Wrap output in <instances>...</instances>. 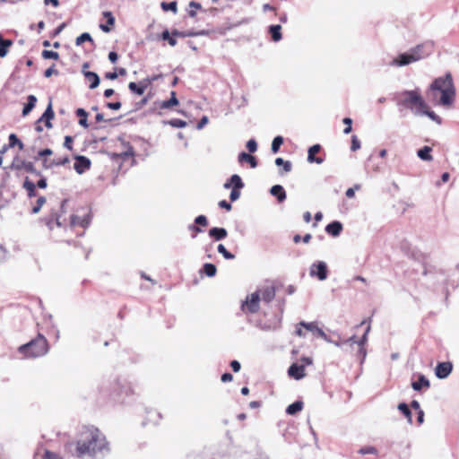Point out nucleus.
<instances>
[{
    "label": "nucleus",
    "mask_w": 459,
    "mask_h": 459,
    "mask_svg": "<svg viewBox=\"0 0 459 459\" xmlns=\"http://www.w3.org/2000/svg\"><path fill=\"white\" fill-rule=\"evenodd\" d=\"M217 250L227 260H231L235 258V255L232 253L229 252L222 244H220L218 246Z\"/></svg>",
    "instance_id": "obj_42"
},
{
    "label": "nucleus",
    "mask_w": 459,
    "mask_h": 459,
    "mask_svg": "<svg viewBox=\"0 0 459 459\" xmlns=\"http://www.w3.org/2000/svg\"><path fill=\"white\" fill-rule=\"evenodd\" d=\"M75 113L80 117L79 125L84 128H87L89 126V125H88V121H87L88 113L86 112V110L80 108H77Z\"/></svg>",
    "instance_id": "obj_32"
},
{
    "label": "nucleus",
    "mask_w": 459,
    "mask_h": 459,
    "mask_svg": "<svg viewBox=\"0 0 459 459\" xmlns=\"http://www.w3.org/2000/svg\"><path fill=\"white\" fill-rule=\"evenodd\" d=\"M52 74H58V71L55 69V65H52V66L48 68L44 73L47 78L50 77Z\"/></svg>",
    "instance_id": "obj_57"
},
{
    "label": "nucleus",
    "mask_w": 459,
    "mask_h": 459,
    "mask_svg": "<svg viewBox=\"0 0 459 459\" xmlns=\"http://www.w3.org/2000/svg\"><path fill=\"white\" fill-rule=\"evenodd\" d=\"M207 123L208 117L206 116L203 117L196 126L197 129H202Z\"/></svg>",
    "instance_id": "obj_63"
},
{
    "label": "nucleus",
    "mask_w": 459,
    "mask_h": 459,
    "mask_svg": "<svg viewBox=\"0 0 459 459\" xmlns=\"http://www.w3.org/2000/svg\"><path fill=\"white\" fill-rule=\"evenodd\" d=\"M10 169L21 170L24 169L26 172L34 174L36 176H41L40 171L37 170L34 164L30 161H26L15 157L10 166Z\"/></svg>",
    "instance_id": "obj_4"
},
{
    "label": "nucleus",
    "mask_w": 459,
    "mask_h": 459,
    "mask_svg": "<svg viewBox=\"0 0 459 459\" xmlns=\"http://www.w3.org/2000/svg\"><path fill=\"white\" fill-rule=\"evenodd\" d=\"M19 351L26 357L43 356L48 352V342L43 335L39 334L36 339L20 346Z\"/></svg>",
    "instance_id": "obj_3"
},
{
    "label": "nucleus",
    "mask_w": 459,
    "mask_h": 459,
    "mask_svg": "<svg viewBox=\"0 0 459 459\" xmlns=\"http://www.w3.org/2000/svg\"><path fill=\"white\" fill-rule=\"evenodd\" d=\"M13 198V195L11 190L4 185L0 186V209L9 204Z\"/></svg>",
    "instance_id": "obj_14"
},
{
    "label": "nucleus",
    "mask_w": 459,
    "mask_h": 459,
    "mask_svg": "<svg viewBox=\"0 0 459 459\" xmlns=\"http://www.w3.org/2000/svg\"><path fill=\"white\" fill-rule=\"evenodd\" d=\"M283 143V138L280 135L273 138L271 145V150L273 153H277L281 145Z\"/></svg>",
    "instance_id": "obj_37"
},
{
    "label": "nucleus",
    "mask_w": 459,
    "mask_h": 459,
    "mask_svg": "<svg viewBox=\"0 0 459 459\" xmlns=\"http://www.w3.org/2000/svg\"><path fill=\"white\" fill-rule=\"evenodd\" d=\"M359 188H360L359 185H355L354 187L348 188L345 193L346 196L348 198H352L355 195V190L356 189L358 190Z\"/></svg>",
    "instance_id": "obj_56"
},
{
    "label": "nucleus",
    "mask_w": 459,
    "mask_h": 459,
    "mask_svg": "<svg viewBox=\"0 0 459 459\" xmlns=\"http://www.w3.org/2000/svg\"><path fill=\"white\" fill-rule=\"evenodd\" d=\"M76 161L74 164V169L78 174H82L86 169L91 167V160L82 155L75 156Z\"/></svg>",
    "instance_id": "obj_12"
},
{
    "label": "nucleus",
    "mask_w": 459,
    "mask_h": 459,
    "mask_svg": "<svg viewBox=\"0 0 459 459\" xmlns=\"http://www.w3.org/2000/svg\"><path fill=\"white\" fill-rule=\"evenodd\" d=\"M227 235H228V232H227L226 229H224V228L214 227L209 230V236L211 238H214L215 240H221V239L225 238L227 237Z\"/></svg>",
    "instance_id": "obj_22"
},
{
    "label": "nucleus",
    "mask_w": 459,
    "mask_h": 459,
    "mask_svg": "<svg viewBox=\"0 0 459 459\" xmlns=\"http://www.w3.org/2000/svg\"><path fill=\"white\" fill-rule=\"evenodd\" d=\"M448 77H452L450 74H447L445 77H439L436 79L430 85L432 91H442L444 88H446V81Z\"/></svg>",
    "instance_id": "obj_19"
},
{
    "label": "nucleus",
    "mask_w": 459,
    "mask_h": 459,
    "mask_svg": "<svg viewBox=\"0 0 459 459\" xmlns=\"http://www.w3.org/2000/svg\"><path fill=\"white\" fill-rule=\"evenodd\" d=\"M455 93L452 77H448V80L446 81V88H444L441 91L440 104L443 106H449L454 100Z\"/></svg>",
    "instance_id": "obj_5"
},
{
    "label": "nucleus",
    "mask_w": 459,
    "mask_h": 459,
    "mask_svg": "<svg viewBox=\"0 0 459 459\" xmlns=\"http://www.w3.org/2000/svg\"><path fill=\"white\" fill-rule=\"evenodd\" d=\"M247 148L249 152H255L257 150V143L254 139H250L247 143Z\"/></svg>",
    "instance_id": "obj_50"
},
{
    "label": "nucleus",
    "mask_w": 459,
    "mask_h": 459,
    "mask_svg": "<svg viewBox=\"0 0 459 459\" xmlns=\"http://www.w3.org/2000/svg\"><path fill=\"white\" fill-rule=\"evenodd\" d=\"M204 272L207 276L212 277L216 274L217 269L213 264L207 263L204 265Z\"/></svg>",
    "instance_id": "obj_43"
},
{
    "label": "nucleus",
    "mask_w": 459,
    "mask_h": 459,
    "mask_svg": "<svg viewBox=\"0 0 459 459\" xmlns=\"http://www.w3.org/2000/svg\"><path fill=\"white\" fill-rule=\"evenodd\" d=\"M19 139L15 134H11L9 135V147L13 148L16 146V143H19Z\"/></svg>",
    "instance_id": "obj_55"
},
{
    "label": "nucleus",
    "mask_w": 459,
    "mask_h": 459,
    "mask_svg": "<svg viewBox=\"0 0 459 459\" xmlns=\"http://www.w3.org/2000/svg\"><path fill=\"white\" fill-rule=\"evenodd\" d=\"M70 161L68 156L62 158V161H57V160H49L50 169L56 166H63L67 164Z\"/></svg>",
    "instance_id": "obj_47"
},
{
    "label": "nucleus",
    "mask_w": 459,
    "mask_h": 459,
    "mask_svg": "<svg viewBox=\"0 0 459 459\" xmlns=\"http://www.w3.org/2000/svg\"><path fill=\"white\" fill-rule=\"evenodd\" d=\"M370 331V325H368L363 334V336L361 337V339L358 342V345H359V354L362 356V359H365L366 357V351L364 349V345L365 343L367 342V340H368V333H369Z\"/></svg>",
    "instance_id": "obj_29"
},
{
    "label": "nucleus",
    "mask_w": 459,
    "mask_h": 459,
    "mask_svg": "<svg viewBox=\"0 0 459 459\" xmlns=\"http://www.w3.org/2000/svg\"><path fill=\"white\" fill-rule=\"evenodd\" d=\"M27 100L28 102L25 104L22 109V116L24 117L29 115V113L34 108L37 102V98L34 95H29Z\"/></svg>",
    "instance_id": "obj_26"
},
{
    "label": "nucleus",
    "mask_w": 459,
    "mask_h": 459,
    "mask_svg": "<svg viewBox=\"0 0 459 459\" xmlns=\"http://www.w3.org/2000/svg\"><path fill=\"white\" fill-rule=\"evenodd\" d=\"M263 301L269 303L275 297V289L273 286H267L261 290Z\"/></svg>",
    "instance_id": "obj_23"
},
{
    "label": "nucleus",
    "mask_w": 459,
    "mask_h": 459,
    "mask_svg": "<svg viewBox=\"0 0 459 459\" xmlns=\"http://www.w3.org/2000/svg\"><path fill=\"white\" fill-rule=\"evenodd\" d=\"M310 276H316L320 281L327 278V265L325 262H317L311 265L309 271Z\"/></svg>",
    "instance_id": "obj_6"
},
{
    "label": "nucleus",
    "mask_w": 459,
    "mask_h": 459,
    "mask_svg": "<svg viewBox=\"0 0 459 459\" xmlns=\"http://www.w3.org/2000/svg\"><path fill=\"white\" fill-rule=\"evenodd\" d=\"M160 6L163 11H171L174 13H176L178 11V4L176 1L170 3L162 2Z\"/></svg>",
    "instance_id": "obj_40"
},
{
    "label": "nucleus",
    "mask_w": 459,
    "mask_h": 459,
    "mask_svg": "<svg viewBox=\"0 0 459 459\" xmlns=\"http://www.w3.org/2000/svg\"><path fill=\"white\" fill-rule=\"evenodd\" d=\"M155 79H156V77H153V78H152V79H146V80H144V81L140 82L139 83H136V82H131L128 84V89H129L132 92H134V93H135V94H137V95H139V96H142V95L144 93V91H145L146 88L148 87V85H149L152 81H154Z\"/></svg>",
    "instance_id": "obj_10"
},
{
    "label": "nucleus",
    "mask_w": 459,
    "mask_h": 459,
    "mask_svg": "<svg viewBox=\"0 0 459 459\" xmlns=\"http://www.w3.org/2000/svg\"><path fill=\"white\" fill-rule=\"evenodd\" d=\"M419 60L418 56H411V52L403 53L398 56L397 58L394 59L392 61V65H398V66H403L407 65L412 62H416Z\"/></svg>",
    "instance_id": "obj_11"
},
{
    "label": "nucleus",
    "mask_w": 459,
    "mask_h": 459,
    "mask_svg": "<svg viewBox=\"0 0 459 459\" xmlns=\"http://www.w3.org/2000/svg\"><path fill=\"white\" fill-rule=\"evenodd\" d=\"M55 117L54 110L52 108V103L51 101L48 103L45 112L40 117V118L38 120V122L45 121V126L48 128H52L53 125L51 123V119H53Z\"/></svg>",
    "instance_id": "obj_15"
},
{
    "label": "nucleus",
    "mask_w": 459,
    "mask_h": 459,
    "mask_svg": "<svg viewBox=\"0 0 459 459\" xmlns=\"http://www.w3.org/2000/svg\"><path fill=\"white\" fill-rule=\"evenodd\" d=\"M72 143H73V138H72V136L66 135V136L65 137L64 146H65V148H67L68 150H72Z\"/></svg>",
    "instance_id": "obj_60"
},
{
    "label": "nucleus",
    "mask_w": 459,
    "mask_h": 459,
    "mask_svg": "<svg viewBox=\"0 0 459 459\" xmlns=\"http://www.w3.org/2000/svg\"><path fill=\"white\" fill-rule=\"evenodd\" d=\"M431 151H432L431 147L424 146L421 149L418 150L417 155L422 160L431 161L433 160V157L430 154Z\"/></svg>",
    "instance_id": "obj_25"
},
{
    "label": "nucleus",
    "mask_w": 459,
    "mask_h": 459,
    "mask_svg": "<svg viewBox=\"0 0 459 459\" xmlns=\"http://www.w3.org/2000/svg\"><path fill=\"white\" fill-rule=\"evenodd\" d=\"M45 458L46 459H60L58 455H56V454H55L53 452H50V451H46Z\"/></svg>",
    "instance_id": "obj_64"
},
{
    "label": "nucleus",
    "mask_w": 459,
    "mask_h": 459,
    "mask_svg": "<svg viewBox=\"0 0 459 459\" xmlns=\"http://www.w3.org/2000/svg\"><path fill=\"white\" fill-rule=\"evenodd\" d=\"M453 364L449 361L440 362L435 368L436 377L439 379L446 378L452 372Z\"/></svg>",
    "instance_id": "obj_9"
},
{
    "label": "nucleus",
    "mask_w": 459,
    "mask_h": 459,
    "mask_svg": "<svg viewBox=\"0 0 459 459\" xmlns=\"http://www.w3.org/2000/svg\"><path fill=\"white\" fill-rule=\"evenodd\" d=\"M275 165L283 166L284 172H290L292 169L290 161H285L282 158L280 157L275 159Z\"/></svg>",
    "instance_id": "obj_38"
},
{
    "label": "nucleus",
    "mask_w": 459,
    "mask_h": 459,
    "mask_svg": "<svg viewBox=\"0 0 459 459\" xmlns=\"http://www.w3.org/2000/svg\"><path fill=\"white\" fill-rule=\"evenodd\" d=\"M166 124L176 128H183L186 126V122L178 118L170 119Z\"/></svg>",
    "instance_id": "obj_44"
},
{
    "label": "nucleus",
    "mask_w": 459,
    "mask_h": 459,
    "mask_svg": "<svg viewBox=\"0 0 459 459\" xmlns=\"http://www.w3.org/2000/svg\"><path fill=\"white\" fill-rule=\"evenodd\" d=\"M206 32L204 30L201 31V32H195V31H179L178 30H172V35L173 36H178V37H180V38H186V37H195V36H198V35H205Z\"/></svg>",
    "instance_id": "obj_33"
},
{
    "label": "nucleus",
    "mask_w": 459,
    "mask_h": 459,
    "mask_svg": "<svg viewBox=\"0 0 459 459\" xmlns=\"http://www.w3.org/2000/svg\"><path fill=\"white\" fill-rule=\"evenodd\" d=\"M85 41H91V42L93 41L91 36L88 32H84V33L81 34L79 37H77L76 40H75V44L77 46H80L81 44H82Z\"/></svg>",
    "instance_id": "obj_45"
},
{
    "label": "nucleus",
    "mask_w": 459,
    "mask_h": 459,
    "mask_svg": "<svg viewBox=\"0 0 459 459\" xmlns=\"http://www.w3.org/2000/svg\"><path fill=\"white\" fill-rule=\"evenodd\" d=\"M360 148V142L359 140L357 138L356 135H353L351 137V150L352 152H355L357 150H359Z\"/></svg>",
    "instance_id": "obj_52"
},
{
    "label": "nucleus",
    "mask_w": 459,
    "mask_h": 459,
    "mask_svg": "<svg viewBox=\"0 0 459 459\" xmlns=\"http://www.w3.org/2000/svg\"><path fill=\"white\" fill-rule=\"evenodd\" d=\"M260 299L261 298L259 291H255L247 298L246 302L242 305V307L244 308L246 305L247 311L251 314H255L259 310Z\"/></svg>",
    "instance_id": "obj_7"
},
{
    "label": "nucleus",
    "mask_w": 459,
    "mask_h": 459,
    "mask_svg": "<svg viewBox=\"0 0 459 459\" xmlns=\"http://www.w3.org/2000/svg\"><path fill=\"white\" fill-rule=\"evenodd\" d=\"M302 409H303V402L296 401L287 407L286 412L290 415H294L297 412L300 411Z\"/></svg>",
    "instance_id": "obj_31"
},
{
    "label": "nucleus",
    "mask_w": 459,
    "mask_h": 459,
    "mask_svg": "<svg viewBox=\"0 0 459 459\" xmlns=\"http://www.w3.org/2000/svg\"><path fill=\"white\" fill-rule=\"evenodd\" d=\"M239 189L240 188H233L231 190L230 195V201L234 202L239 198V196H240Z\"/></svg>",
    "instance_id": "obj_54"
},
{
    "label": "nucleus",
    "mask_w": 459,
    "mask_h": 459,
    "mask_svg": "<svg viewBox=\"0 0 459 459\" xmlns=\"http://www.w3.org/2000/svg\"><path fill=\"white\" fill-rule=\"evenodd\" d=\"M84 76L86 80L90 82L89 88L91 90H93L97 88L100 84V77L99 75L94 72H84Z\"/></svg>",
    "instance_id": "obj_21"
},
{
    "label": "nucleus",
    "mask_w": 459,
    "mask_h": 459,
    "mask_svg": "<svg viewBox=\"0 0 459 459\" xmlns=\"http://www.w3.org/2000/svg\"><path fill=\"white\" fill-rule=\"evenodd\" d=\"M398 410L407 418L408 422L411 424L412 422V416L408 405L405 403H401L398 405Z\"/></svg>",
    "instance_id": "obj_35"
},
{
    "label": "nucleus",
    "mask_w": 459,
    "mask_h": 459,
    "mask_svg": "<svg viewBox=\"0 0 459 459\" xmlns=\"http://www.w3.org/2000/svg\"><path fill=\"white\" fill-rule=\"evenodd\" d=\"M105 450H108L106 438L97 429H86L77 441L76 452L78 456H94Z\"/></svg>",
    "instance_id": "obj_1"
},
{
    "label": "nucleus",
    "mask_w": 459,
    "mask_h": 459,
    "mask_svg": "<svg viewBox=\"0 0 459 459\" xmlns=\"http://www.w3.org/2000/svg\"><path fill=\"white\" fill-rule=\"evenodd\" d=\"M321 149L319 144H315L308 149L307 153V161L310 163L316 162L317 164H321L323 162V159L316 157V153H317Z\"/></svg>",
    "instance_id": "obj_18"
},
{
    "label": "nucleus",
    "mask_w": 459,
    "mask_h": 459,
    "mask_svg": "<svg viewBox=\"0 0 459 459\" xmlns=\"http://www.w3.org/2000/svg\"><path fill=\"white\" fill-rule=\"evenodd\" d=\"M53 152L49 148H46L44 150H41L38 152L39 157H46L52 155Z\"/></svg>",
    "instance_id": "obj_59"
},
{
    "label": "nucleus",
    "mask_w": 459,
    "mask_h": 459,
    "mask_svg": "<svg viewBox=\"0 0 459 459\" xmlns=\"http://www.w3.org/2000/svg\"><path fill=\"white\" fill-rule=\"evenodd\" d=\"M195 223L205 227L208 224L207 218L204 215H199L195 218Z\"/></svg>",
    "instance_id": "obj_53"
},
{
    "label": "nucleus",
    "mask_w": 459,
    "mask_h": 459,
    "mask_svg": "<svg viewBox=\"0 0 459 459\" xmlns=\"http://www.w3.org/2000/svg\"><path fill=\"white\" fill-rule=\"evenodd\" d=\"M288 374L290 377L296 380H299L305 377V368L304 365H298L297 363H293L288 369Z\"/></svg>",
    "instance_id": "obj_13"
},
{
    "label": "nucleus",
    "mask_w": 459,
    "mask_h": 459,
    "mask_svg": "<svg viewBox=\"0 0 459 459\" xmlns=\"http://www.w3.org/2000/svg\"><path fill=\"white\" fill-rule=\"evenodd\" d=\"M71 224L73 226L81 225L82 227H86L89 224V221L86 218L81 219L77 215H73L71 217Z\"/></svg>",
    "instance_id": "obj_39"
},
{
    "label": "nucleus",
    "mask_w": 459,
    "mask_h": 459,
    "mask_svg": "<svg viewBox=\"0 0 459 459\" xmlns=\"http://www.w3.org/2000/svg\"><path fill=\"white\" fill-rule=\"evenodd\" d=\"M270 194L273 196H275L278 200V202L282 203L287 195L284 188L281 185H274L270 189Z\"/></svg>",
    "instance_id": "obj_17"
},
{
    "label": "nucleus",
    "mask_w": 459,
    "mask_h": 459,
    "mask_svg": "<svg viewBox=\"0 0 459 459\" xmlns=\"http://www.w3.org/2000/svg\"><path fill=\"white\" fill-rule=\"evenodd\" d=\"M103 16L107 19V23L110 26L115 24V17L111 12L106 11L103 13Z\"/></svg>",
    "instance_id": "obj_51"
},
{
    "label": "nucleus",
    "mask_w": 459,
    "mask_h": 459,
    "mask_svg": "<svg viewBox=\"0 0 459 459\" xmlns=\"http://www.w3.org/2000/svg\"><path fill=\"white\" fill-rule=\"evenodd\" d=\"M397 104L411 109L414 114L417 109L427 108V103L418 90L401 92L397 99Z\"/></svg>",
    "instance_id": "obj_2"
},
{
    "label": "nucleus",
    "mask_w": 459,
    "mask_h": 459,
    "mask_svg": "<svg viewBox=\"0 0 459 459\" xmlns=\"http://www.w3.org/2000/svg\"><path fill=\"white\" fill-rule=\"evenodd\" d=\"M238 161L239 162H244V161L248 162L250 164L251 168H255L257 166L256 159L254 156H252L248 153H246L244 152H240L238 154Z\"/></svg>",
    "instance_id": "obj_27"
},
{
    "label": "nucleus",
    "mask_w": 459,
    "mask_h": 459,
    "mask_svg": "<svg viewBox=\"0 0 459 459\" xmlns=\"http://www.w3.org/2000/svg\"><path fill=\"white\" fill-rule=\"evenodd\" d=\"M230 181L231 182L233 188L244 187V183L242 182L241 178L237 174L232 175L230 178Z\"/></svg>",
    "instance_id": "obj_41"
},
{
    "label": "nucleus",
    "mask_w": 459,
    "mask_h": 459,
    "mask_svg": "<svg viewBox=\"0 0 459 459\" xmlns=\"http://www.w3.org/2000/svg\"><path fill=\"white\" fill-rule=\"evenodd\" d=\"M429 380L424 375H420L418 381L411 383V387L414 391H420L422 387L429 388Z\"/></svg>",
    "instance_id": "obj_20"
},
{
    "label": "nucleus",
    "mask_w": 459,
    "mask_h": 459,
    "mask_svg": "<svg viewBox=\"0 0 459 459\" xmlns=\"http://www.w3.org/2000/svg\"><path fill=\"white\" fill-rule=\"evenodd\" d=\"M219 206L221 208L226 209L227 211H230L232 206L230 203H228L226 200H221L219 202Z\"/></svg>",
    "instance_id": "obj_62"
},
{
    "label": "nucleus",
    "mask_w": 459,
    "mask_h": 459,
    "mask_svg": "<svg viewBox=\"0 0 459 459\" xmlns=\"http://www.w3.org/2000/svg\"><path fill=\"white\" fill-rule=\"evenodd\" d=\"M342 122H343V124L346 125V127L343 129V133L345 134H350L352 130V128H351L352 120L350 117H345V118H343Z\"/></svg>",
    "instance_id": "obj_49"
},
{
    "label": "nucleus",
    "mask_w": 459,
    "mask_h": 459,
    "mask_svg": "<svg viewBox=\"0 0 459 459\" xmlns=\"http://www.w3.org/2000/svg\"><path fill=\"white\" fill-rule=\"evenodd\" d=\"M281 25H272L269 28L272 39L273 41H279L281 39Z\"/></svg>",
    "instance_id": "obj_34"
},
{
    "label": "nucleus",
    "mask_w": 459,
    "mask_h": 459,
    "mask_svg": "<svg viewBox=\"0 0 459 459\" xmlns=\"http://www.w3.org/2000/svg\"><path fill=\"white\" fill-rule=\"evenodd\" d=\"M424 46L423 45H418L415 48H411L410 50L411 56H418L419 60L427 56L429 53L423 52Z\"/></svg>",
    "instance_id": "obj_36"
},
{
    "label": "nucleus",
    "mask_w": 459,
    "mask_h": 459,
    "mask_svg": "<svg viewBox=\"0 0 459 459\" xmlns=\"http://www.w3.org/2000/svg\"><path fill=\"white\" fill-rule=\"evenodd\" d=\"M45 203L46 198L44 196H39L37 200V204L32 208V213H38Z\"/></svg>",
    "instance_id": "obj_48"
},
{
    "label": "nucleus",
    "mask_w": 459,
    "mask_h": 459,
    "mask_svg": "<svg viewBox=\"0 0 459 459\" xmlns=\"http://www.w3.org/2000/svg\"><path fill=\"white\" fill-rule=\"evenodd\" d=\"M22 187L27 191L29 197L36 196V185L28 178H25Z\"/></svg>",
    "instance_id": "obj_28"
},
{
    "label": "nucleus",
    "mask_w": 459,
    "mask_h": 459,
    "mask_svg": "<svg viewBox=\"0 0 459 459\" xmlns=\"http://www.w3.org/2000/svg\"><path fill=\"white\" fill-rule=\"evenodd\" d=\"M107 108H110V109H113V110H118L120 108H121V102L120 101H117V102H108L106 104Z\"/></svg>",
    "instance_id": "obj_58"
},
{
    "label": "nucleus",
    "mask_w": 459,
    "mask_h": 459,
    "mask_svg": "<svg viewBox=\"0 0 459 459\" xmlns=\"http://www.w3.org/2000/svg\"><path fill=\"white\" fill-rule=\"evenodd\" d=\"M415 115L416 116H427L431 120L437 122V124L441 123V118L434 111L429 110L428 108L415 110Z\"/></svg>",
    "instance_id": "obj_24"
},
{
    "label": "nucleus",
    "mask_w": 459,
    "mask_h": 459,
    "mask_svg": "<svg viewBox=\"0 0 459 459\" xmlns=\"http://www.w3.org/2000/svg\"><path fill=\"white\" fill-rule=\"evenodd\" d=\"M342 230V224L338 221H332L325 227V231L333 237H338Z\"/></svg>",
    "instance_id": "obj_16"
},
{
    "label": "nucleus",
    "mask_w": 459,
    "mask_h": 459,
    "mask_svg": "<svg viewBox=\"0 0 459 459\" xmlns=\"http://www.w3.org/2000/svg\"><path fill=\"white\" fill-rule=\"evenodd\" d=\"M230 367L234 372H238L241 368V365L238 360H232L230 362Z\"/></svg>",
    "instance_id": "obj_61"
},
{
    "label": "nucleus",
    "mask_w": 459,
    "mask_h": 459,
    "mask_svg": "<svg viewBox=\"0 0 459 459\" xmlns=\"http://www.w3.org/2000/svg\"><path fill=\"white\" fill-rule=\"evenodd\" d=\"M299 325L304 327L306 330L316 334L318 337L324 339L327 342H331V339L325 334V333L317 325L316 322H305L301 321Z\"/></svg>",
    "instance_id": "obj_8"
},
{
    "label": "nucleus",
    "mask_w": 459,
    "mask_h": 459,
    "mask_svg": "<svg viewBox=\"0 0 459 459\" xmlns=\"http://www.w3.org/2000/svg\"><path fill=\"white\" fill-rule=\"evenodd\" d=\"M42 57L45 58V59H58L59 58V54L57 52H55V51H52V50H43L42 53Z\"/></svg>",
    "instance_id": "obj_46"
},
{
    "label": "nucleus",
    "mask_w": 459,
    "mask_h": 459,
    "mask_svg": "<svg viewBox=\"0 0 459 459\" xmlns=\"http://www.w3.org/2000/svg\"><path fill=\"white\" fill-rule=\"evenodd\" d=\"M171 97L169 100H164L160 104V108L166 109V108H171L173 106H177L178 104V100L176 97V92L171 91L170 93Z\"/></svg>",
    "instance_id": "obj_30"
}]
</instances>
